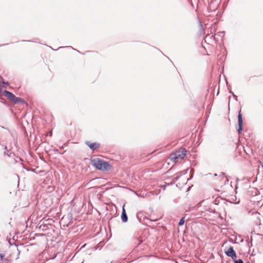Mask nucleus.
Listing matches in <instances>:
<instances>
[{
    "instance_id": "obj_12",
    "label": "nucleus",
    "mask_w": 263,
    "mask_h": 263,
    "mask_svg": "<svg viewBox=\"0 0 263 263\" xmlns=\"http://www.w3.org/2000/svg\"><path fill=\"white\" fill-rule=\"evenodd\" d=\"M220 176L221 177H224V174L223 173H221V174H220Z\"/></svg>"
},
{
    "instance_id": "obj_15",
    "label": "nucleus",
    "mask_w": 263,
    "mask_h": 263,
    "mask_svg": "<svg viewBox=\"0 0 263 263\" xmlns=\"http://www.w3.org/2000/svg\"><path fill=\"white\" fill-rule=\"evenodd\" d=\"M0 255H1V258H2L3 257V255L2 254H1Z\"/></svg>"
},
{
    "instance_id": "obj_14",
    "label": "nucleus",
    "mask_w": 263,
    "mask_h": 263,
    "mask_svg": "<svg viewBox=\"0 0 263 263\" xmlns=\"http://www.w3.org/2000/svg\"><path fill=\"white\" fill-rule=\"evenodd\" d=\"M49 136L51 137L52 136V132H50L49 133Z\"/></svg>"
},
{
    "instance_id": "obj_4",
    "label": "nucleus",
    "mask_w": 263,
    "mask_h": 263,
    "mask_svg": "<svg viewBox=\"0 0 263 263\" xmlns=\"http://www.w3.org/2000/svg\"><path fill=\"white\" fill-rule=\"evenodd\" d=\"M238 120L239 128L237 129V130L239 133H240L242 129V124H243L242 117V115L241 114L240 111H239V112L238 113Z\"/></svg>"
},
{
    "instance_id": "obj_1",
    "label": "nucleus",
    "mask_w": 263,
    "mask_h": 263,
    "mask_svg": "<svg viewBox=\"0 0 263 263\" xmlns=\"http://www.w3.org/2000/svg\"><path fill=\"white\" fill-rule=\"evenodd\" d=\"M92 164L97 169L101 171H107L110 168V165L107 162L100 159L93 160L92 161Z\"/></svg>"
},
{
    "instance_id": "obj_8",
    "label": "nucleus",
    "mask_w": 263,
    "mask_h": 263,
    "mask_svg": "<svg viewBox=\"0 0 263 263\" xmlns=\"http://www.w3.org/2000/svg\"><path fill=\"white\" fill-rule=\"evenodd\" d=\"M12 102H14V103H17L20 102H24V101L20 98L15 97L14 100H13Z\"/></svg>"
},
{
    "instance_id": "obj_13",
    "label": "nucleus",
    "mask_w": 263,
    "mask_h": 263,
    "mask_svg": "<svg viewBox=\"0 0 263 263\" xmlns=\"http://www.w3.org/2000/svg\"><path fill=\"white\" fill-rule=\"evenodd\" d=\"M233 95V96L234 97V98L236 99V100H237V96L236 95H235L234 93H232Z\"/></svg>"
},
{
    "instance_id": "obj_2",
    "label": "nucleus",
    "mask_w": 263,
    "mask_h": 263,
    "mask_svg": "<svg viewBox=\"0 0 263 263\" xmlns=\"http://www.w3.org/2000/svg\"><path fill=\"white\" fill-rule=\"evenodd\" d=\"M186 151L184 148H182L179 151L175 152L170 156V159L172 161L176 163L179 160L183 159L186 156Z\"/></svg>"
},
{
    "instance_id": "obj_7",
    "label": "nucleus",
    "mask_w": 263,
    "mask_h": 263,
    "mask_svg": "<svg viewBox=\"0 0 263 263\" xmlns=\"http://www.w3.org/2000/svg\"><path fill=\"white\" fill-rule=\"evenodd\" d=\"M124 205H125L124 204L123 207H122V214H121V219H122V221L123 222H126L127 221V220H128V217H127V216L126 215V212H125V210L124 209Z\"/></svg>"
},
{
    "instance_id": "obj_5",
    "label": "nucleus",
    "mask_w": 263,
    "mask_h": 263,
    "mask_svg": "<svg viewBox=\"0 0 263 263\" xmlns=\"http://www.w3.org/2000/svg\"><path fill=\"white\" fill-rule=\"evenodd\" d=\"M86 144L92 151L99 148L100 146L99 143H90L88 141L85 142Z\"/></svg>"
},
{
    "instance_id": "obj_11",
    "label": "nucleus",
    "mask_w": 263,
    "mask_h": 263,
    "mask_svg": "<svg viewBox=\"0 0 263 263\" xmlns=\"http://www.w3.org/2000/svg\"><path fill=\"white\" fill-rule=\"evenodd\" d=\"M235 263H243L241 259H238L235 261Z\"/></svg>"
},
{
    "instance_id": "obj_9",
    "label": "nucleus",
    "mask_w": 263,
    "mask_h": 263,
    "mask_svg": "<svg viewBox=\"0 0 263 263\" xmlns=\"http://www.w3.org/2000/svg\"><path fill=\"white\" fill-rule=\"evenodd\" d=\"M184 223V217H182L179 222V226H182Z\"/></svg>"
},
{
    "instance_id": "obj_10",
    "label": "nucleus",
    "mask_w": 263,
    "mask_h": 263,
    "mask_svg": "<svg viewBox=\"0 0 263 263\" xmlns=\"http://www.w3.org/2000/svg\"><path fill=\"white\" fill-rule=\"evenodd\" d=\"M2 82L3 84L4 85V86H3L4 87L6 88L7 86H8V85H9L8 83V82H5L4 81H2Z\"/></svg>"
},
{
    "instance_id": "obj_16",
    "label": "nucleus",
    "mask_w": 263,
    "mask_h": 263,
    "mask_svg": "<svg viewBox=\"0 0 263 263\" xmlns=\"http://www.w3.org/2000/svg\"><path fill=\"white\" fill-rule=\"evenodd\" d=\"M262 167H263V165H262Z\"/></svg>"
},
{
    "instance_id": "obj_3",
    "label": "nucleus",
    "mask_w": 263,
    "mask_h": 263,
    "mask_svg": "<svg viewBox=\"0 0 263 263\" xmlns=\"http://www.w3.org/2000/svg\"><path fill=\"white\" fill-rule=\"evenodd\" d=\"M226 254L233 259L236 258V254L232 247H230L227 251H225Z\"/></svg>"
},
{
    "instance_id": "obj_6",
    "label": "nucleus",
    "mask_w": 263,
    "mask_h": 263,
    "mask_svg": "<svg viewBox=\"0 0 263 263\" xmlns=\"http://www.w3.org/2000/svg\"><path fill=\"white\" fill-rule=\"evenodd\" d=\"M4 95L10 101H13V100H14L15 99V96L11 92L7 91V90H4Z\"/></svg>"
}]
</instances>
